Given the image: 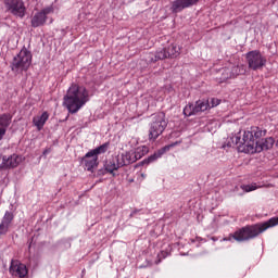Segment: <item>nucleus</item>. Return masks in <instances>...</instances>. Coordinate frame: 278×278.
I'll list each match as a JSON object with an SVG mask.
<instances>
[{
	"instance_id": "nucleus-18",
	"label": "nucleus",
	"mask_w": 278,
	"mask_h": 278,
	"mask_svg": "<svg viewBox=\"0 0 278 278\" xmlns=\"http://www.w3.org/2000/svg\"><path fill=\"white\" fill-rule=\"evenodd\" d=\"M21 164V156L13 154L9 156L8 159L3 157V166L4 168H16Z\"/></svg>"
},
{
	"instance_id": "nucleus-22",
	"label": "nucleus",
	"mask_w": 278,
	"mask_h": 278,
	"mask_svg": "<svg viewBox=\"0 0 278 278\" xmlns=\"http://www.w3.org/2000/svg\"><path fill=\"white\" fill-rule=\"evenodd\" d=\"M247 73V70L244 68V65H237L232 67L230 77H238V75H244Z\"/></svg>"
},
{
	"instance_id": "nucleus-13",
	"label": "nucleus",
	"mask_w": 278,
	"mask_h": 278,
	"mask_svg": "<svg viewBox=\"0 0 278 278\" xmlns=\"http://www.w3.org/2000/svg\"><path fill=\"white\" fill-rule=\"evenodd\" d=\"M199 0H175L172 3V11L177 14L178 12H182L188 8H192V5H197Z\"/></svg>"
},
{
	"instance_id": "nucleus-9",
	"label": "nucleus",
	"mask_w": 278,
	"mask_h": 278,
	"mask_svg": "<svg viewBox=\"0 0 278 278\" xmlns=\"http://www.w3.org/2000/svg\"><path fill=\"white\" fill-rule=\"evenodd\" d=\"M149 151L147 147L137 148L136 151H130L117 156L121 166H129V164H134V162H138V160H142L143 155Z\"/></svg>"
},
{
	"instance_id": "nucleus-7",
	"label": "nucleus",
	"mask_w": 278,
	"mask_h": 278,
	"mask_svg": "<svg viewBox=\"0 0 278 278\" xmlns=\"http://www.w3.org/2000/svg\"><path fill=\"white\" fill-rule=\"evenodd\" d=\"M13 71H27L31 66V52L27 48H23L13 59Z\"/></svg>"
},
{
	"instance_id": "nucleus-10",
	"label": "nucleus",
	"mask_w": 278,
	"mask_h": 278,
	"mask_svg": "<svg viewBox=\"0 0 278 278\" xmlns=\"http://www.w3.org/2000/svg\"><path fill=\"white\" fill-rule=\"evenodd\" d=\"M3 5L7 12H10V14H13V16H17L18 18H23L27 11L23 0H3Z\"/></svg>"
},
{
	"instance_id": "nucleus-15",
	"label": "nucleus",
	"mask_w": 278,
	"mask_h": 278,
	"mask_svg": "<svg viewBox=\"0 0 278 278\" xmlns=\"http://www.w3.org/2000/svg\"><path fill=\"white\" fill-rule=\"evenodd\" d=\"M12 123V115L4 113L0 115V140H3V136L8 131V127H10Z\"/></svg>"
},
{
	"instance_id": "nucleus-25",
	"label": "nucleus",
	"mask_w": 278,
	"mask_h": 278,
	"mask_svg": "<svg viewBox=\"0 0 278 278\" xmlns=\"http://www.w3.org/2000/svg\"><path fill=\"white\" fill-rule=\"evenodd\" d=\"M48 153H51V149H46L42 153V155H47Z\"/></svg>"
},
{
	"instance_id": "nucleus-11",
	"label": "nucleus",
	"mask_w": 278,
	"mask_h": 278,
	"mask_svg": "<svg viewBox=\"0 0 278 278\" xmlns=\"http://www.w3.org/2000/svg\"><path fill=\"white\" fill-rule=\"evenodd\" d=\"M52 12L53 7H48L36 13L31 18V27H41V25H45L47 23V15L52 14Z\"/></svg>"
},
{
	"instance_id": "nucleus-23",
	"label": "nucleus",
	"mask_w": 278,
	"mask_h": 278,
	"mask_svg": "<svg viewBox=\"0 0 278 278\" xmlns=\"http://www.w3.org/2000/svg\"><path fill=\"white\" fill-rule=\"evenodd\" d=\"M241 190H244V192H253V190H257V184L242 185Z\"/></svg>"
},
{
	"instance_id": "nucleus-17",
	"label": "nucleus",
	"mask_w": 278,
	"mask_h": 278,
	"mask_svg": "<svg viewBox=\"0 0 278 278\" xmlns=\"http://www.w3.org/2000/svg\"><path fill=\"white\" fill-rule=\"evenodd\" d=\"M83 162L85 163V168L92 172L93 168L99 166V156H87V154H85Z\"/></svg>"
},
{
	"instance_id": "nucleus-12",
	"label": "nucleus",
	"mask_w": 278,
	"mask_h": 278,
	"mask_svg": "<svg viewBox=\"0 0 278 278\" xmlns=\"http://www.w3.org/2000/svg\"><path fill=\"white\" fill-rule=\"evenodd\" d=\"M13 220H14V213L7 211L0 223V238L1 236L8 235V231H10V227H12Z\"/></svg>"
},
{
	"instance_id": "nucleus-14",
	"label": "nucleus",
	"mask_w": 278,
	"mask_h": 278,
	"mask_svg": "<svg viewBox=\"0 0 278 278\" xmlns=\"http://www.w3.org/2000/svg\"><path fill=\"white\" fill-rule=\"evenodd\" d=\"M10 273L15 277H27V266L23 263H20L18 261H13L11 262Z\"/></svg>"
},
{
	"instance_id": "nucleus-21",
	"label": "nucleus",
	"mask_w": 278,
	"mask_h": 278,
	"mask_svg": "<svg viewBox=\"0 0 278 278\" xmlns=\"http://www.w3.org/2000/svg\"><path fill=\"white\" fill-rule=\"evenodd\" d=\"M175 144H177V143H172L169 146L163 147L161 150H159L157 153L150 155L147 160V163L151 164V162H155V160H159V157H162V155H164V153H166V151H170V148L175 147Z\"/></svg>"
},
{
	"instance_id": "nucleus-5",
	"label": "nucleus",
	"mask_w": 278,
	"mask_h": 278,
	"mask_svg": "<svg viewBox=\"0 0 278 278\" xmlns=\"http://www.w3.org/2000/svg\"><path fill=\"white\" fill-rule=\"evenodd\" d=\"M179 54V47L175 43H172L167 48L157 50L154 53H148L146 56V62H148V64H153L155 62H159V60H166L167 58H178Z\"/></svg>"
},
{
	"instance_id": "nucleus-8",
	"label": "nucleus",
	"mask_w": 278,
	"mask_h": 278,
	"mask_svg": "<svg viewBox=\"0 0 278 278\" xmlns=\"http://www.w3.org/2000/svg\"><path fill=\"white\" fill-rule=\"evenodd\" d=\"M248 66L251 71H262L266 66V56L258 50H252L245 54Z\"/></svg>"
},
{
	"instance_id": "nucleus-20",
	"label": "nucleus",
	"mask_w": 278,
	"mask_h": 278,
	"mask_svg": "<svg viewBox=\"0 0 278 278\" xmlns=\"http://www.w3.org/2000/svg\"><path fill=\"white\" fill-rule=\"evenodd\" d=\"M47 121H49V113L43 112L41 116L34 117L33 123L37 127L38 131H40L42 127H45V123H47Z\"/></svg>"
},
{
	"instance_id": "nucleus-6",
	"label": "nucleus",
	"mask_w": 278,
	"mask_h": 278,
	"mask_svg": "<svg viewBox=\"0 0 278 278\" xmlns=\"http://www.w3.org/2000/svg\"><path fill=\"white\" fill-rule=\"evenodd\" d=\"M220 105V99L212 98L211 101L198 100L195 104L189 103L184 109L185 116H195L199 112H205L208 108Z\"/></svg>"
},
{
	"instance_id": "nucleus-16",
	"label": "nucleus",
	"mask_w": 278,
	"mask_h": 278,
	"mask_svg": "<svg viewBox=\"0 0 278 278\" xmlns=\"http://www.w3.org/2000/svg\"><path fill=\"white\" fill-rule=\"evenodd\" d=\"M104 166H105L106 173H110V175H113V177H116V174L114 173V170H118V168H123V165H121V161H118V157L109 160Z\"/></svg>"
},
{
	"instance_id": "nucleus-3",
	"label": "nucleus",
	"mask_w": 278,
	"mask_h": 278,
	"mask_svg": "<svg viewBox=\"0 0 278 278\" xmlns=\"http://www.w3.org/2000/svg\"><path fill=\"white\" fill-rule=\"evenodd\" d=\"M90 101L88 89L84 86L73 84L63 98V105L66 106L70 114H77V112Z\"/></svg>"
},
{
	"instance_id": "nucleus-24",
	"label": "nucleus",
	"mask_w": 278,
	"mask_h": 278,
	"mask_svg": "<svg viewBox=\"0 0 278 278\" xmlns=\"http://www.w3.org/2000/svg\"><path fill=\"white\" fill-rule=\"evenodd\" d=\"M168 253H166L165 251H161L157 255L159 260L156 261V264H160V262H162V260H166Z\"/></svg>"
},
{
	"instance_id": "nucleus-19",
	"label": "nucleus",
	"mask_w": 278,
	"mask_h": 278,
	"mask_svg": "<svg viewBox=\"0 0 278 278\" xmlns=\"http://www.w3.org/2000/svg\"><path fill=\"white\" fill-rule=\"evenodd\" d=\"M109 149H110V142H105L99 146L98 148L87 152V157H90V156L99 157V155H103V153H108Z\"/></svg>"
},
{
	"instance_id": "nucleus-4",
	"label": "nucleus",
	"mask_w": 278,
	"mask_h": 278,
	"mask_svg": "<svg viewBox=\"0 0 278 278\" xmlns=\"http://www.w3.org/2000/svg\"><path fill=\"white\" fill-rule=\"evenodd\" d=\"M168 127V119H166V113L159 112L153 114L151 117L150 129H149V140L155 142L156 138H160L162 134Z\"/></svg>"
},
{
	"instance_id": "nucleus-1",
	"label": "nucleus",
	"mask_w": 278,
	"mask_h": 278,
	"mask_svg": "<svg viewBox=\"0 0 278 278\" xmlns=\"http://www.w3.org/2000/svg\"><path fill=\"white\" fill-rule=\"evenodd\" d=\"M264 136H266V129L253 126L250 130L243 132L242 138L240 136L232 137V142L237 146L240 153H262V151L273 149L275 144L273 137L260 140Z\"/></svg>"
},
{
	"instance_id": "nucleus-2",
	"label": "nucleus",
	"mask_w": 278,
	"mask_h": 278,
	"mask_svg": "<svg viewBox=\"0 0 278 278\" xmlns=\"http://www.w3.org/2000/svg\"><path fill=\"white\" fill-rule=\"evenodd\" d=\"M278 217H271L269 220L263 224L248 225L233 233H230L227 238H224L226 242H231V240H236V242H249V240H253L260 236V233H264L266 229H270V227H277Z\"/></svg>"
}]
</instances>
